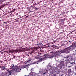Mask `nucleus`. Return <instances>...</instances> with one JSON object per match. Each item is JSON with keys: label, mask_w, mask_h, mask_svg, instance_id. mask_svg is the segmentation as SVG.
<instances>
[{"label": "nucleus", "mask_w": 76, "mask_h": 76, "mask_svg": "<svg viewBox=\"0 0 76 76\" xmlns=\"http://www.w3.org/2000/svg\"><path fill=\"white\" fill-rule=\"evenodd\" d=\"M45 55H44L43 56H41L40 58L39 59L38 61V62H41V61H42L43 60H44L45 58Z\"/></svg>", "instance_id": "obj_5"}, {"label": "nucleus", "mask_w": 76, "mask_h": 76, "mask_svg": "<svg viewBox=\"0 0 76 76\" xmlns=\"http://www.w3.org/2000/svg\"><path fill=\"white\" fill-rule=\"evenodd\" d=\"M28 50H29V49H26V51H28Z\"/></svg>", "instance_id": "obj_24"}, {"label": "nucleus", "mask_w": 76, "mask_h": 76, "mask_svg": "<svg viewBox=\"0 0 76 76\" xmlns=\"http://www.w3.org/2000/svg\"><path fill=\"white\" fill-rule=\"evenodd\" d=\"M33 8L34 9V8H35V10H37V8L36 7H33Z\"/></svg>", "instance_id": "obj_17"}, {"label": "nucleus", "mask_w": 76, "mask_h": 76, "mask_svg": "<svg viewBox=\"0 0 76 76\" xmlns=\"http://www.w3.org/2000/svg\"><path fill=\"white\" fill-rule=\"evenodd\" d=\"M75 53H76V50H75Z\"/></svg>", "instance_id": "obj_28"}, {"label": "nucleus", "mask_w": 76, "mask_h": 76, "mask_svg": "<svg viewBox=\"0 0 76 76\" xmlns=\"http://www.w3.org/2000/svg\"><path fill=\"white\" fill-rule=\"evenodd\" d=\"M50 63H49L48 65H50Z\"/></svg>", "instance_id": "obj_25"}, {"label": "nucleus", "mask_w": 76, "mask_h": 76, "mask_svg": "<svg viewBox=\"0 0 76 76\" xmlns=\"http://www.w3.org/2000/svg\"><path fill=\"white\" fill-rule=\"evenodd\" d=\"M37 48H41V47H42V46H44V45L42 44V43L40 42L38 44H37Z\"/></svg>", "instance_id": "obj_4"}, {"label": "nucleus", "mask_w": 76, "mask_h": 76, "mask_svg": "<svg viewBox=\"0 0 76 76\" xmlns=\"http://www.w3.org/2000/svg\"><path fill=\"white\" fill-rule=\"evenodd\" d=\"M72 47H73V44H72L71 46L65 49V50H62L60 52L61 53H70V51H72L73 50V49L72 48Z\"/></svg>", "instance_id": "obj_1"}, {"label": "nucleus", "mask_w": 76, "mask_h": 76, "mask_svg": "<svg viewBox=\"0 0 76 76\" xmlns=\"http://www.w3.org/2000/svg\"><path fill=\"white\" fill-rule=\"evenodd\" d=\"M60 64H61L62 65H63V64H64V61H62L61 62L60 61Z\"/></svg>", "instance_id": "obj_10"}, {"label": "nucleus", "mask_w": 76, "mask_h": 76, "mask_svg": "<svg viewBox=\"0 0 76 76\" xmlns=\"http://www.w3.org/2000/svg\"><path fill=\"white\" fill-rule=\"evenodd\" d=\"M31 72L27 76H33L35 75V72H34V69L33 68L31 70Z\"/></svg>", "instance_id": "obj_2"}, {"label": "nucleus", "mask_w": 76, "mask_h": 76, "mask_svg": "<svg viewBox=\"0 0 76 76\" xmlns=\"http://www.w3.org/2000/svg\"><path fill=\"white\" fill-rule=\"evenodd\" d=\"M3 7H1V8H2Z\"/></svg>", "instance_id": "obj_31"}, {"label": "nucleus", "mask_w": 76, "mask_h": 76, "mask_svg": "<svg viewBox=\"0 0 76 76\" xmlns=\"http://www.w3.org/2000/svg\"><path fill=\"white\" fill-rule=\"evenodd\" d=\"M9 73L10 74V75H11V71H10L9 72Z\"/></svg>", "instance_id": "obj_18"}, {"label": "nucleus", "mask_w": 76, "mask_h": 76, "mask_svg": "<svg viewBox=\"0 0 76 76\" xmlns=\"http://www.w3.org/2000/svg\"><path fill=\"white\" fill-rule=\"evenodd\" d=\"M45 57V58H53L54 57V56L53 55V54L52 53V54L49 55H45V54H44Z\"/></svg>", "instance_id": "obj_3"}, {"label": "nucleus", "mask_w": 76, "mask_h": 76, "mask_svg": "<svg viewBox=\"0 0 76 76\" xmlns=\"http://www.w3.org/2000/svg\"><path fill=\"white\" fill-rule=\"evenodd\" d=\"M19 51V50L18 49H16L15 50H13L14 52H15V53H17V52H18Z\"/></svg>", "instance_id": "obj_13"}, {"label": "nucleus", "mask_w": 76, "mask_h": 76, "mask_svg": "<svg viewBox=\"0 0 76 76\" xmlns=\"http://www.w3.org/2000/svg\"><path fill=\"white\" fill-rule=\"evenodd\" d=\"M10 13H12V12H10Z\"/></svg>", "instance_id": "obj_29"}, {"label": "nucleus", "mask_w": 76, "mask_h": 76, "mask_svg": "<svg viewBox=\"0 0 76 76\" xmlns=\"http://www.w3.org/2000/svg\"><path fill=\"white\" fill-rule=\"evenodd\" d=\"M1 68L2 69H3V70H4L5 69H6V68L4 66H3L1 67Z\"/></svg>", "instance_id": "obj_12"}, {"label": "nucleus", "mask_w": 76, "mask_h": 76, "mask_svg": "<svg viewBox=\"0 0 76 76\" xmlns=\"http://www.w3.org/2000/svg\"><path fill=\"white\" fill-rule=\"evenodd\" d=\"M55 55L57 57H58L59 56H61V52H56L55 53Z\"/></svg>", "instance_id": "obj_6"}, {"label": "nucleus", "mask_w": 76, "mask_h": 76, "mask_svg": "<svg viewBox=\"0 0 76 76\" xmlns=\"http://www.w3.org/2000/svg\"><path fill=\"white\" fill-rule=\"evenodd\" d=\"M14 12V11H10V12H11V13H12Z\"/></svg>", "instance_id": "obj_20"}, {"label": "nucleus", "mask_w": 76, "mask_h": 76, "mask_svg": "<svg viewBox=\"0 0 76 76\" xmlns=\"http://www.w3.org/2000/svg\"><path fill=\"white\" fill-rule=\"evenodd\" d=\"M68 68H70V67H71V66H68Z\"/></svg>", "instance_id": "obj_21"}, {"label": "nucleus", "mask_w": 76, "mask_h": 76, "mask_svg": "<svg viewBox=\"0 0 76 76\" xmlns=\"http://www.w3.org/2000/svg\"><path fill=\"white\" fill-rule=\"evenodd\" d=\"M71 69H69V70L68 71V72H71Z\"/></svg>", "instance_id": "obj_15"}, {"label": "nucleus", "mask_w": 76, "mask_h": 76, "mask_svg": "<svg viewBox=\"0 0 76 76\" xmlns=\"http://www.w3.org/2000/svg\"><path fill=\"white\" fill-rule=\"evenodd\" d=\"M31 59H29V60L25 62L24 63H25V64H27L28 62L29 63V61H31Z\"/></svg>", "instance_id": "obj_9"}, {"label": "nucleus", "mask_w": 76, "mask_h": 76, "mask_svg": "<svg viewBox=\"0 0 76 76\" xmlns=\"http://www.w3.org/2000/svg\"><path fill=\"white\" fill-rule=\"evenodd\" d=\"M16 68H15V70H16V72H20L22 69H20V67H18L17 66H16Z\"/></svg>", "instance_id": "obj_7"}, {"label": "nucleus", "mask_w": 76, "mask_h": 76, "mask_svg": "<svg viewBox=\"0 0 76 76\" xmlns=\"http://www.w3.org/2000/svg\"><path fill=\"white\" fill-rule=\"evenodd\" d=\"M55 48H56V46H55L54 48H53V49H55Z\"/></svg>", "instance_id": "obj_22"}, {"label": "nucleus", "mask_w": 76, "mask_h": 76, "mask_svg": "<svg viewBox=\"0 0 76 76\" xmlns=\"http://www.w3.org/2000/svg\"><path fill=\"white\" fill-rule=\"evenodd\" d=\"M74 62L71 63V64H75V60H74Z\"/></svg>", "instance_id": "obj_14"}, {"label": "nucleus", "mask_w": 76, "mask_h": 76, "mask_svg": "<svg viewBox=\"0 0 76 76\" xmlns=\"http://www.w3.org/2000/svg\"><path fill=\"white\" fill-rule=\"evenodd\" d=\"M18 17L19 18H18V19H20V18H21V17L20 18V17H21V16H20V15H19L18 16Z\"/></svg>", "instance_id": "obj_16"}, {"label": "nucleus", "mask_w": 76, "mask_h": 76, "mask_svg": "<svg viewBox=\"0 0 76 76\" xmlns=\"http://www.w3.org/2000/svg\"><path fill=\"white\" fill-rule=\"evenodd\" d=\"M75 76H76V73H75Z\"/></svg>", "instance_id": "obj_27"}, {"label": "nucleus", "mask_w": 76, "mask_h": 76, "mask_svg": "<svg viewBox=\"0 0 76 76\" xmlns=\"http://www.w3.org/2000/svg\"><path fill=\"white\" fill-rule=\"evenodd\" d=\"M38 61H35L33 63V64H38Z\"/></svg>", "instance_id": "obj_11"}, {"label": "nucleus", "mask_w": 76, "mask_h": 76, "mask_svg": "<svg viewBox=\"0 0 76 76\" xmlns=\"http://www.w3.org/2000/svg\"><path fill=\"white\" fill-rule=\"evenodd\" d=\"M46 73H47L46 72H45L43 73V75H45V74H46Z\"/></svg>", "instance_id": "obj_19"}, {"label": "nucleus", "mask_w": 76, "mask_h": 76, "mask_svg": "<svg viewBox=\"0 0 76 76\" xmlns=\"http://www.w3.org/2000/svg\"><path fill=\"white\" fill-rule=\"evenodd\" d=\"M30 65H31L30 64H28L26 65H23L22 66L23 68V69H24V68H26V67H29V66H30Z\"/></svg>", "instance_id": "obj_8"}, {"label": "nucleus", "mask_w": 76, "mask_h": 76, "mask_svg": "<svg viewBox=\"0 0 76 76\" xmlns=\"http://www.w3.org/2000/svg\"><path fill=\"white\" fill-rule=\"evenodd\" d=\"M9 76V75H7V76Z\"/></svg>", "instance_id": "obj_26"}, {"label": "nucleus", "mask_w": 76, "mask_h": 76, "mask_svg": "<svg viewBox=\"0 0 76 76\" xmlns=\"http://www.w3.org/2000/svg\"><path fill=\"white\" fill-rule=\"evenodd\" d=\"M31 12H32V11H30L29 12V13H31Z\"/></svg>", "instance_id": "obj_23"}, {"label": "nucleus", "mask_w": 76, "mask_h": 76, "mask_svg": "<svg viewBox=\"0 0 76 76\" xmlns=\"http://www.w3.org/2000/svg\"><path fill=\"white\" fill-rule=\"evenodd\" d=\"M53 47H54V46H53Z\"/></svg>", "instance_id": "obj_30"}]
</instances>
